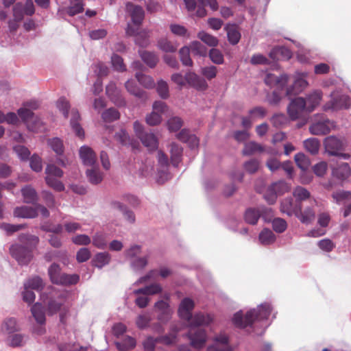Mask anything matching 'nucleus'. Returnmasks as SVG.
Listing matches in <instances>:
<instances>
[{
  "label": "nucleus",
  "mask_w": 351,
  "mask_h": 351,
  "mask_svg": "<svg viewBox=\"0 0 351 351\" xmlns=\"http://www.w3.org/2000/svg\"><path fill=\"white\" fill-rule=\"evenodd\" d=\"M91 167L92 169H87L86 172L89 182L94 184L100 183L103 180V174L97 167H95V165Z\"/></svg>",
  "instance_id": "7c9ffc66"
},
{
  "label": "nucleus",
  "mask_w": 351,
  "mask_h": 351,
  "mask_svg": "<svg viewBox=\"0 0 351 351\" xmlns=\"http://www.w3.org/2000/svg\"><path fill=\"white\" fill-rule=\"evenodd\" d=\"M190 50L189 47H183L179 51L180 60L184 66H191L193 65V61L190 57Z\"/></svg>",
  "instance_id": "c03bdc74"
},
{
  "label": "nucleus",
  "mask_w": 351,
  "mask_h": 351,
  "mask_svg": "<svg viewBox=\"0 0 351 351\" xmlns=\"http://www.w3.org/2000/svg\"><path fill=\"white\" fill-rule=\"evenodd\" d=\"M304 146L312 155H316L319 150L320 142L316 138H310L304 141Z\"/></svg>",
  "instance_id": "72a5a7b5"
},
{
  "label": "nucleus",
  "mask_w": 351,
  "mask_h": 351,
  "mask_svg": "<svg viewBox=\"0 0 351 351\" xmlns=\"http://www.w3.org/2000/svg\"><path fill=\"white\" fill-rule=\"evenodd\" d=\"M126 10L130 13L134 24L140 25L145 16V12L142 7L134 5L132 3H127Z\"/></svg>",
  "instance_id": "f8f14e48"
},
{
  "label": "nucleus",
  "mask_w": 351,
  "mask_h": 351,
  "mask_svg": "<svg viewBox=\"0 0 351 351\" xmlns=\"http://www.w3.org/2000/svg\"><path fill=\"white\" fill-rule=\"evenodd\" d=\"M101 117L104 121L110 123L119 119L120 114L117 109L110 108L102 113Z\"/></svg>",
  "instance_id": "37998d69"
},
{
  "label": "nucleus",
  "mask_w": 351,
  "mask_h": 351,
  "mask_svg": "<svg viewBox=\"0 0 351 351\" xmlns=\"http://www.w3.org/2000/svg\"><path fill=\"white\" fill-rule=\"evenodd\" d=\"M260 162L257 159H250L243 165L245 170L249 173H256L259 168Z\"/></svg>",
  "instance_id": "4d7b16f0"
},
{
  "label": "nucleus",
  "mask_w": 351,
  "mask_h": 351,
  "mask_svg": "<svg viewBox=\"0 0 351 351\" xmlns=\"http://www.w3.org/2000/svg\"><path fill=\"white\" fill-rule=\"evenodd\" d=\"M289 77L287 75L283 74L279 77L276 76L274 74L269 73L265 78V82L266 84L273 86H278L279 88H283L287 84Z\"/></svg>",
  "instance_id": "f3484780"
},
{
  "label": "nucleus",
  "mask_w": 351,
  "mask_h": 351,
  "mask_svg": "<svg viewBox=\"0 0 351 351\" xmlns=\"http://www.w3.org/2000/svg\"><path fill=\"white\" fill-rule=\"evenodd\" d=\"M48 145L57 155H62L64 153V147L62 141L59 138H53L48 140Z\"/></svg>",
  "instance_id": "a19ab883"
},
{
  "label": "nucleus",
  "mask_w": 351,
  "mask_h": 351,
  "mask_svg": "<svg viewBox=\"0 0 351 351\" xmlns=\"http://www.w3.org/2000/svg\"><path fill=\"white\" fill-rule=\"evenodd\" d=\"M183 121L180 117H173L167 121V126L170 131L176 132L179 130L182 126Z\"/></svg>",
  "instance_id": "864d4df0"
},
{
  "label": "nucleus",
  "mask_w": 351,
  "mask_h": 351,
  "mask_svg": "<svg viewBox=\"0 0 351 351\" xmlns=\"http://www.w3.org/2000/svg\"><path fill=\"white\" fill-rule=\"evenodd\" d=\"M161 121V114L154 110L146 117V122L149 125H157L160 123Z\"/></svg>",
  "instance_id": "e2e57ef3"
},
{
  "label": "nucleus",
  "mask_w": 351,
  "mask_h": 351,
  "mask_svg": "<svg viewBox=\"0 0 351 351\" xmlns=\"http://www.w3.org/2000/svg\"><path fill=\"white\" fill-rule=\"evenodd\" d=\"M125 86L127 90L135 97L141 99H147L146 92L138 87L134 80H128Z\"/></svg>",
  "instance_id": "393cba45"
},
{
  "label": "nucleus",
  "mask_w": 351,
  "mask_h": 351,
  "mask_svg": "<svg viewBox=\"0 0 351 351\" xmlns=\"http://www.w3.org/2000/svg\"><path fill=\"white\" fill-rule=\"evenodd\" d=\"M190 49L195 55L206 56L207 54L206 47L198 41H193L190 45Z\"/></svg>",
  "instance_id": "3c124183"
},
{
  "label": "nucleus",
  "mask_w": 351,
  "mask_h": 351,
  "mask_svg": "<svg viewBox=\"0 0 351 351\" xmlns=\"http://www.w3.org/2000/svg\"><path fill=\"white\" fill-rule=\"evenodd\" d=\"M136 77L138 82L147 88H152L154 86V80L149 75L138 72L136 73Z\"/></svg>",
  "instance_id": "09e8293b"
},
{
  "label": "nucleus",
  "mask_w": 351,
  "mask_h": 351,
  "mask_svg": "<svg viewBox=\"0 0 351 351\" xmlns=\"http://www.w3.org/2000/svg\"><path fill=\"white\" fill-rule=\"evenodd\" d=\"M271 313V306L269 304H264L257 308L250 310L244 317L241 311L236 313L232 318V322L237 327L244 328L256 322L267 319Z\"/></svg>",
  "instance_id": "7ed1b4c3"
},
{
  "label": "nucleus",
  "mask_w": 351,
  "mask_h": 351,
  "mask_svg": "<svg viewBox=\"0 0 351 351\" xmlns=\"http://www.w3.org/2000/svg\"><path fill=\"white\" fill-rule=\"evenodd\" d=\"M65 298V293L53 287H49L46 291L41 294V299L47 306V314L53 315L57 313L63 306Z\"/></svg>",
  "instance_id": "20e7f679"
},
{
  "label": "nucleus",
  "mask_w": 351,
  "mask_h": 351,
  "mask_svg": "<svg viewBox=\"0 0 351 351\" xmlns=\"http://www.w3.org/2000/svg\"><path fill=\"white\" fill-rule=\"evenodd\" d=\"M350 106V99L348 96L332 94L330 100L324 104L323 109L325 111L328 110H339L341 109H348Z\"/></svg>",
  "instance_id": "423d86ee"
},
{
  "label": "nucleus",
  "mask_w": 351,
  "mask_h": 351,
  "mask_svg": "<svg viewBox=\"0 0 351 351\" xmlns=\"http://www.w3.org/2000/svg\"><path fill=\"white\" fill-rule=\"evenodd\" d=\"M84 3L82 1H78L76 3L69 6L66 9L67 14L73 16L77 14L82 13L84 11Z\"/></svg>",
  "instance_id": "0e129e2a"
},
{
  "label": "nucleus",
  "mask_w": 351,
  "mask_h": 351,
  "mask_svg": "<svg viewBox=\"0 0 351 351\" xmlns=\"http://www.w3.org/2000/svg\"><path fill=\"white\" fill-rule=\"evenodd\" d=\"M301 209V204L296 200L294 201L292 197L285 198L280 204V211L289 216L293 215L298 216Z\"/></svg>",
  "instance_id": "9d476101"
},
{
  "label": "nucleus",
  "mask_w": 351,
  "mask_h": 351,
  "mask_svg": "<svg viewBox=\"0 0 351 351\" xmlns=\"http://www.w3.org/2000/svg\"><path fill=\"white\" fill-rule=\"evenodd\" d=\"M14 215L21 218H35L38 213L35 207L22 206L14 209Z\"/></svg>",
  "instance_id": "6ab92c4d"
},
{
  "label": "nucleus",
  "mask_w": 351,
  "mask_h": 351,
  "mask_svg": "<svg viewBox=\"0 0 351 351\" xmlns=\"http://www.w3.org/2000/svg\"><path fill=\"white\" fill-rule=\"evenodd\" d=\"M308 83L307 82L302 79L298 78L296 79L292 86H290L287 90V95H296L300 93L306 86Z\"/></svg>",
  "instance_id": "2f4dec72"
},
{
  "label": "nucleus",
  "mask_w": 351,
  "mask_h": 351,
  "mask_svg": "<svg viewBox=\"0 0 351 351\" xmlns=\"http://www.w3.org/2000/svg\"><path fill=\"white\" fill-rule=\"evenodd\" d=\"M209 57L211 61L215 64H221L223 63V56L217 49H211L209 52Z\"/></svg>",
  "instance_id": "13d9d810"
},
{
  "label": "nucleus",
  "mask_w": 351,
  "mask_h": 351,
  "mask_svg": "<svg viewBox=\"0 0 351 351\" xmlns=\"http://www.w3.org/2000/svg\"><path fill=\"white\" fill-rule=\"evenodd\" d=\"M306 108V101L302 97L293 99L287 108V112L291 119H299Z\"/></svg>",
  "instance_id": "1a4fd4ad"
},
{
  "label": "nucleus",
  "mask_w": 351,
  "mask_h": 351,
  "mask_svg": "<svg viewBox=\"0 0 351 351\" xmlns=\"http://www.w3.org/2000/svg\"><path fill=\"white\" fill-rule=\"evenodd\" d=\"M31 311L32 315L38 324H44L45 323V315L41 304H34L31 308Z\"/></svg>",
  "instance_id": "c756f323"
},
{
  "label": "nucleus",
  "mask_w": 351,
  "mask_h": 351,
  "mask_svg": "<svg viewBox=\"0 0 351 351\" xmlns=\"http://www.w3.org/2000/svg\"><path fill=\"white\" fill-rule=\"evenodd\" d=\"M272 227L275 232L282 233L286 230L287 223L285 219L278 217L272 221Z\"/></svg>",
  "instance_id": "6e6d98bb"
},
{
  "label": "nucleus",
  "mask_w": 351,
  "mask_h": 351,
  "mask_svg": "<svg viewBox=\"0 0 351 351\" xmlns=\"http://www.w3.org/2000/svg\"><path fill=\"white\" fill-rule=\"evenodd\" d=\"M170 147V160L174 167H178L182 160L183 149L176 143H171Z\"/></svg>",
  "instance_id": "a211bd4d"
},
{
  "label": "nucleus",
  "mask_w": 351,
  "mask_h": 351,
  "mask_svg": "<svg viewBox=\"0 0 351 351\" xmlns=\"http://www.w3.org/2000/svg\"><path fill=\"white\" fill-rule=\"evenodd\" d=\"M194 302L189 298H184L180 304L178 313L180 317L189 322L191 328L187 334L191 341V345L195 348H201L204 346L207 336L205 330L196 328L202 325H208L213 320L212 315L197 313L192 315V311L194 308Z\"/></svg>",
  "instance_id": "f257e3e1"
},
{
  "label": "nucleus",
  "mask_w": 351,
  "mask_h": 351,
  "mask_svg": "<svg viewBox=\"0 0 351 351\" xmlns=\"http://www.w3.org/2000/svg\"><path fill=\"white\" fill-rule=\"evenodd\" d=\"M57 107L62 111L65 118H67L69 116V109L70 108L69 101L65 98L61 97L57 101Z\"/></svg>",
  "instance_id": "69168bd1"
},
{
  "label": "nucleus",
  "mask_w": 351,
  "mask_h": 351,
  "mask_svg": "<svg viewBox=\"0 0 351 351\" xmlns=\"http://www.w3.org/2000/svg\"><path fill=\"white\" fill-rule=\"evenodd\" d=\"M334 126V123L328 119L322 117L320 120L312 123L309 127V132L313 135H326L330 132V128Z\"/></svg>",
  "instance_id": "0eeeda50"
},
{
  "label": "nucleus",
  "mask_w": 351,
  "mask_h": 351,
  "mask_svg": "<svg viewBox=\"0 0 351 351\" xmlns=\"http://www.w3.org/2000/svg\"><path fill=\"white\" fill-rule=\"evenodd\" d=\"M23 201L26 204H36L38 196L36 190L30 185H27L21 189Z\"/></svg>",
  "instance_id": "aec40b11"
},
{
  "label": "nucleus",
  "mask_w": 351,
  "mask_h": 351,
  "mask_svg": "<svg viewBox=\"0 0 351 351\" xmlns=\"http://www.w3.org/2000/svg\"><path fill=\"white\" fill-rule=\"evenodd\" d=\"M72 118L71 119V125L72 129L75 132V134L80 138L84 137V132L81 125L78 123L80 119V114L77 110H72Z\"/></svg>",
  "instance_id": "bb28decb"
},
{
  "label": "nucleus",
  "mask_w": 351,
  "mask_h": 351,
  "mask_svg": "<svg viewBox=\"0 0 351 351\" xmlns=\"http://www.w3.org/2000/svg\"><path fill=\"white\" fill-rule=\"evenodd\" d=\"M45 173L55 178H61L63 176L62 170L54 165H48L45 169Z\"/></svg>",
  "instance_id": "680f3d73"
},
{
  "label": "nucleus",
  "mask_w": 351,
  "mask_h": 351,
  "mask_svg": "<svg viewBox=\"0 0 351 351\" xmlns=\"http://www.w3.org/2000/svg\"><path fill=\"white\" fill-rule=\"evenodd\" d=\"M110 260V256L107 252H100L95 255L94 259L93 260V265L98 267L101 268L104 265L109 263Z\"/></svg>",
  "instance_id": "58836bf2"
},
{
  "label": "nucleus",
  "mask_w": 351,
  "mask_h": 351,
  "mask_svg": "<svg viewBox=\"0 0 351 351\" xmlns=\"http://www.w3.org/2000/svg\"><path fill=\"white\" fill-rule=\"evenodd\" d=\"M158 47L165 52L172 53L176 51L177 46L165 38H160L158 41Z\"/></svg>",
  "instance_id": "49530a36"
},
{
  "label": "nucleus",
  "mask_w": 351,
  "mask_h": 351,
  "mask_svg": "<svg viewBox=\"0 0 351 351\" xmlns=\"http://www.w3.org/2000/svg\"><path fill=\"white\" fill-rule=\"evenodd\" d=\"M197 37L200 39L203 43L206 44L210 47H216L218 45L219 40L218 39L205 32H200L197 34Z\"/></svg>",
  "instance_id": "79ce46f5"
},
{
  "label": "nucleus",
  "mask_w": 351,
  "mask_h": 351,
  "mask_svg": "<svg viewBox=\"0 0 351 351\" xmlns=\"http://www.w3.org/2000/svg\"><path fill=\"white\" fill-rule=\"evenodd\" d=\"M80 280V276L77 274H67L63 273L60 278L61 282L59 285H73L77 284Z\"/></svg>",
  "instance_id": "de8ad7c7"
},
{
  "label": "nucleus",
  "mask_w": 351,
  "mask_h": 351,
  "mask_svg": "<svg viewBox=\"0 0 351 351\" xmlns=\"http://www.w3.org/2000/svg\"><path fill=\"white\" fill-rule=\"evenodd\" d=\"M267 114V110L262 106H256L249 110V115L252 120L263 119Z\"/></svg>",
  "instance_id": "603ef678"
},
{
  "label": "nucleus",
  "mask_w": 351,
  "mask_h": 351,
  "mask_svg": "<svg viewBox=\"0 0 351 351\" xmlns=\"http://www.w3.org/2000/svg\"><path fill=\"white\" fill-rule=\"evenodd\" d=\"M310 204V207L305 208L304 211H302L301 208L298 216H296L303 223H311L314 221L315 218V211L314 210V207L317 206V202L315 199H311Z\"/></svg>",
  "instance_id": "ddd939ff"
},
{
  "label": "nucleus",
  "mask_w": 351,
  "mask_h": 351,
  "mask_svg": "<svg viewBox=\"0 0 351 351\" xmlns=\"http://www.w3.org/2000/svg\"><path fill=\"white\" fill-rule=\"evenodd\" d=\"M93 244L97 248L104 249L107 245L105 234L103 233H96L93 238Z\"/></svg>",
  "instance_id": "5fc2aeb1"
},
{
  "label": "nucleus",
  "mask_w": 351,
  "mask_h": 351,
  "mask_svg": "<svg viewBox=\"0 0 351 351\" xmlns=\"http://www.w3.org/2000/svg\"><path fill=\"white\" fill-rule=\"evenodd\" d=\"M162 291L161 286L158 283L152 284L149 286L136 289L134 291L135 295L143 294V295H154L159 293Z\"/></svg>",
  "instance_id": "cd10ccee"
},
{
  "label": "nucleus",
  "mask_w": 351,
  "mask_h": 351,
  "mask_svg": "<svg viewBox=\"0 0 351 351\" xmlns=\"http://www.w3.org/2000/svg\"><path fill=\"white\" fill-rule=\"evenodd\" d=\"M18 114L26 123L28 129L34 132L42 131L43 123L37 117H34L33 112L26 107L18 110Z\"/></svg>",
  "instance_id": "39448f33"
},
{
  "label": "nucleus",
  "mask_w": 351,
  "mask_h": 351,
  "mask_svg": "<svg viewBox=\"0 0 351 351\" xmlns=\"http://www.w3.org/2000/svg\"><path fill=\"white\" fill-rule=\"evenodd\" d=\"M351 173V169L346 162H343L332 169V175L340 180H346Z\"/></svg>",
  "instance_id": "b1692460"
},
{
  "label": "nucleus",
  "mask_w": 351,
  "mask_h": 351,
  "mask_svg": "<svg viewBox=\"0 0 351 351\" xmlns=\"http://www.w3.org/2000/svg\"><path fill=\"white\" fill-rule=\"evenodd\" d=\"M157 92L160 97L167 99L169 97V86L166 82L160 80L158 82Z\"/></svg>",
  "instance_id": "052dcab7"
},
{
  "label": "nucleus",
  "mask_w": 351,
  "mask_h": 351,
  "mask_svg": "<svg viewBox=\"0 0 351 351\" xmlns=\"http://www.w3.org/2000/svg\"><path fill=\"white\" fill-rule=\"evenodd\" d=\"M295 162L297 166L302 170V171H307L311 165L309 158L303 153H298L295 154Z\"/></svg>",
  "instance_id": "4c0bfd02"
},
{
  "label": "nucleus",
  "mask_w": 351,
  "mask_h": 351,
  "mask_svg": "<svg viewBox=\"0 0 351 351\" xmlns=\"http://www.w3.org/2000/svg\"><path fill=\"white\" fill-rule=\"evenodd\" d=\"M19 239L25 246L19 244L12 245L10 248L11 256L19 264L27 265L33 257L32 250L38 245L39 238L35 235L21 234Z\"/></svg>",
  "instance_id": "f03ea898"
},
{
  "label": "nucleus",
  "mask_w": 351,
  "mask_h": 351,
  "mask_svg": "<svg viewBox=\"0 0 351 351\" xmlns=\"http://www.w3.org/2000/svg\"><path fill=\"white\" fill-rule=\"evenodd\" d=\"M261 215V213L259 210L255 208H248L245 213L244 219L247 223L255 225L257 223Z\"/></svg>",
  "instance_id": "f704fd0d"
},
{
  "label": "nucleus",
  "mask_w": 351,
  "mask_h": 351,
  "mask_svg": "<svg viewBox=\"0 0 351 351\" xmlns=\"http://www.w3.org/2000/svg\"><path fill=\"white\" fill-rule=\"evenodd\" d=\"M45 181L47 184L57 191H62L64 190V186L62 182L56 179L55 177L46 176Z\"/></svg>",
  "instance_id": "8fccbe9b"
},
{
  "label": "nucleus",
  "mask_w": 351,
  "mask_h": 351,
  "mask_svg": "<svg viewBox=\"0 0 351 351\" xmlns=\"http://www.w3.org/2000/svg\"><path fill=\"white\" fill-rule=\"evenodd\" d=\"M44 287V283L41 278L39 276H34L28 279L24 283L25 289H30L32 290L40 291Z\"/></svg>",
  "instance_id": "473e14b6"
},
{
  "label": "nucleus",
  "mask_w": 351,
  "mask_h": 351,
  "mask_svg": "<svg viewBox=\"0 0 351 351\" xmlns=\"http://www.w3.org/2000/svg\"><path fill=\"white\" fill-rule=\"evenodd\" d=\"M186 82L192 87L199 90H204L208 84L206 80L194 73H188L184 76Z\"/></svg>",
  "instance_id": "2eb2a0df"
},
{
  "label": "nucleus",
  "mask_w": 351,
  "mask_h": 351,
  "mask_svg": "<svg viewBox=\"0 0 351 351\" xmlns=\"http://www.w3.org/2000/svg\"><path fill=\"white\" fill-rule=\"evenodd\" d=\"M111 61L113 67L117 71L123 72L126 70L125 65L123 64V60L121 56L114 54L112 56Z\"/></svg>",
  "instance_id": "bf43d9fd"
},
{
  "label": "nucleus",
  "mask_w": 351,
  "mask_h": 351,
  "mask_svg": "<svg viewBox=\"0 0 351 351\" xmlns=\"http://www.w3.org/2000/svg\"><path fill=\"white\" fill-rule=\"evenodd\" d=\"M139 53L143 61L150 68L156 66L158 62V58L154 53L147 51H140Z\"/></svg>",
  "instance_id": "c85d7f7f"
},
{
  "label": "nucleus",
  "mask_w": 351,
  "mask_h": 351,
  "mask_svg": "<svg viewBox=\"0 0 351 351\" xmlns=\"http://www.w3.org/2000/svg\"><path fill=\"white\" fill-rule=\"evenodd\" d=\"M1 330L8 334L14 332L18 330L16 320L14 318L6 319L2 324Z\"/></svg>",
  "instance_id": "a18cd8bd"
},
{
  "label": "nucleus",
  "mask_w": 351,
  "mask_h": 351,
  "mask_svg": "<svg viewBox=\"0 0 351 351\" xmlns=\"http://www.w3.org/2000/svg\"><path fill=\"white\" fill-rule=\"evenodd\" d=\"M12 12L13 17L14 19H16L18 21H21L23 20V14L25 12L23 10V4L21 3H16L12 8Z\"/></svg>",
  "instance_id": "774afa93"
},
{
  "label": "nucleus",
  "mask_w": 351,
  "mask_h": 351,
  "mask_svg": "<svg viewBox=\"0 0 351 351\" xmlns=\"http://www.w3.org/2000/svg\"><path fill=\"white\" fill-rule=\"evenodd\" d=\"M259 240L263 245H270L276 240V236L271 230L265 228L259 234Z\"/></svg>",
  "instance_id": "ea45409f"
},
{
  "label": "nucleus",
  "mask_w": 351,
  "mask_h": 351,
  "mask_svg": "<svg viewBox=\"0 0 351 351\" xmlns=\"http://www.w3.org/2000/svg\"><path fill=\"white\" fill-rule=\"evenodd\" d=\"M140 140L149 150L153 151L158 148V141L153 133L146 132L143 136H141Z\"/></svg>",
  "instance_id": "5701e85b"
},
{
  "label": "nucleus",
  "mask_w": 351,
  "mask_h": 351,
  "mask_svg": "<svg viewBox=\"0 0 351 351\" xmlns=\"http://www.w3.org/2000/svg\"><path fill=\"white\" fill-rule=\"evenodd\" d=\"M225 29L229 43L232 45H237L241 36L238 27L235 25H228Z\"/></svg>",
  "instance_id": "4be33fe9"
},
{
  "label": "nucleus",
  "mask_w": 351,
  "mask_h": 351,
  "mask_svg": "<svg viewBox=\"0 0 351 351\" xmlns=\"http://www.w3.org/2000/svg\"><path fill=\"white\" fill-rule=\"evenodd\" d=\"M63 273L61 272V268L57 263H53L48 269V275L53 284L58 285L61 282L60 278Z\"/></svg>",
  "instance_id": "a878e982"
},
{
  "label": "nucleus",
  "mask_w": 351,
  "mask_h": 351,
  "mask_svg": "<svg viewBox=\"0 0 351 351\" xmlns=\"http://www.w3.org/2000/svg\"><path fill=\"white\" fill-rule=\"evenodd\" d=\"M30 167L36 172H40L43 169L42 159L37 155H33L30 158Z\"/></svg>",
  "instance_id": "338daca9"
},
{
  "label": "nucleus",
  "mask_w": 351,
  "mask_h": 351,
  "mask_svg": "<svg viewBox=\"0 0 351 351\" xmlns=\"http://www.w3.org/2000/svg\"><path fill=\"white\" fill-rule=\"evenodd\" d=\"M79 155L84 165L93 167L96 164V154L90 147L82 146L79 150Z\"/></svg>",
  "instance_id": "9b49d317"
},
{
  "label": "nucleus",
  "mask_w": 351,
  "mask_h": 351,
  "mask_svg": "<svg viewBox=\"0 0 351 351\" xmlns=\"http://www.w3.org/2000/svg\"><path fill=\"white\" fill-rule=\"evenodd\" d=\"M106 93L109 98L117 105H124V99L120 95V91L117 89L114 82L109 83L106 88Z\"/></svg>",
  "instance_id": "dca6fc26"
},
{
  "label": "nucleus",
  "mask_w": 351,
  "mask_h": 351,
  "mask_svg": "<svg viewBox=\"0 0 351 351\" xmlns=\"http://www.w3.org/2000/svg\"><path fill=\"white\" fill-rule=\"evenodd\" d=\"M322 98V93L315 90L308 95L306 101V108L308 112L313 111L317 107Z\"/></svg>",
  "instance_id": "412c9836"
},
{
  "label": "nucleus",
  "mask_w": 351,
  "mask_h": 351,
  "mask_svg": "<svg viewBox=\"0 0 351 351\" xmlns=\"http://www.w3.org/2000/svg\"><path fill=\"white\" fill-rule=\"evenodd\" d=\"M215 343L210 346L207 348V351H232V348L228 344V337L221 334L215 338Z\"/></svg>",
  "instance_id": "4468645a"
},
{
  "label": "nucleus",
  "mask_w": 351,
  "mask_h": 351,
  "mask_svg": "<svg viewBox=\"0 0 351 351\" xmlns=\"http://www.w3.org/2000/svg\"><path fill=\"white\" fill-rule=\"evenodd\" d=\"M293 195L299 203L306 199H309V201L311 199L310 192L305 188L300 186H298L293 189Z\"/></svg>",
  "instance_id": "e433bc0d"
},
{
  "label": "nucleus",
  "mask_w": 351,
  "mask_h": 351,
  "mask_svg": "<svg viewBox=\"0 0 351 351\" xmlns=\"http://www.w3.org/2000/svg\"><path fill=\"white\" fill-rule=\"evenodd\" d=\"M264 148L260 144L251 141L245 144L242 153L244 156H250L256 152H262Z\"/></svg>",
  "instance_id": "c9c22d12"
},
{
  "label": "nucleus",
  "mask_w": 351,
  "mask_h": 351,
  "mask_svg": "<svg viewBox=\"0 0 351 351\" xmlns=\"http://www.w3.org/2000/svg\"><path fill=\"white\" fill-rule=\"evenodd\" d=\"M324 149L330 156L339 154V152L344 148L343 141L335 136L326 137L324 141Z\"/></svg>",
  "instance_id": "6e6552de"
}]
</instances>
